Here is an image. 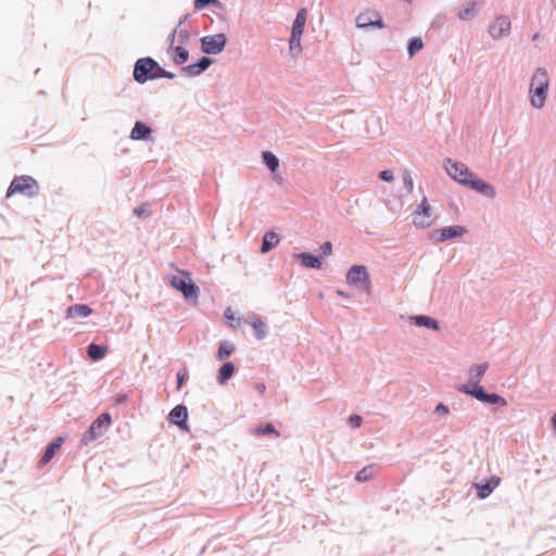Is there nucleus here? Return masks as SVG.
<instances>
[{"label":"nucleus","mask_w":556,"mask_h":556,"mask_svg":"<svg viewBox=\"0 0 556 556\" xmlns=\"http://www.w3.org/2000/svg\"><path fill=\"white\" fill-rule=\"evenodd\" d=\"M549 76L545 68H538L531 77L529 93L530 103L535 109H542L547 98Z\"/></svg>","instance_id":"obj_3"},{"label":"nucleus","mask_w":556,"mask_h":556,"mask_svg":"<svg viewBox=\"0 0 556 556\" xmlns=\"http://www.w3.org/2000/svg\"><path fill=\"white\" fill-rule=\"evenodd\" d=\"M376 475V469L374 466L364 467L359 470L355 477L358 482H365L372 479Z\"/></svg>","instance_id":"obj_32"},{"label":"nucleus","mask_w":556,"mask_h":556,"mask_svg":"<svg viewBox=\"0 0 556 556\" xmlns=\"http://www.w3.org/2000/svg\"><path fill=\"white\" fill-rule=\"evenodd\" d=\"M236 368L232 363H225L218 370L217 381L219 384H225L233 375Z\"/></svg>","instance_id":"obj_24"},{"label":"nucleus","mask_w":556,"mask_h":556,"mask_svg":"<svg viewBox=\"0 0 556 556\" xmlns=\"http://www.w3.org/2000/svg\"><path fill=\"white\" fill-rule=\"evenodd\" d=\"M233 351H235V345L232 343L223 342L218 348L216 357L218 361H224L227 357H229L233 353Z\"/></svg>","instance_id":"obj_30"},{"label":"nucleus","mask_w":556,"mask_h":556,"mask_svg":"<svg viewBox=\"0 0 556 556\" xmlns=\"http://www.w3.org/2000/svg\"><path fill=\"white\" fill-rule=\"evenodd\" d=\"M306 18H307L306 9L303 8L301 10H299L296 13L295 20L293 22V25H292L291 34H296V35L302 36V34L304 31Z\"/></svg>","instance_id":"obj_20"},{"label":"nucleus","mask_w":556,"mask_h":556,"mask_svg":"<svg viewBox=\"0 0 556 556\" xmlns=\"http://www.w3.org/2000/svg\"><path fill=\"white\" fill-rule=\"evenodd\" d=\"M501 483V478L497 476H493L488 479L485 482L473 483L475 489L477 490V495L479 498H486L494 489H496Z\"/></svg>","instance_id":"obj_13"},{"label":"nucleus","mask_w":556,"mask_h":556,"mask_svg":"<svg viewBox=\"0 0 556 556\" xmlns=\"http://www.w3.org/2000/svg\"><path fill=\"white\" fill-rule=\"evenodd\" d=\"M228 313H229V309L226 312V317H227V318H232V317H231V314H228Z\"/></svg>","instance_id":"obj_48"},{"label":"nucleus","mask_w":556,"mask_h":556,"mask_svg":"<svg viewBox=\"0 0 556 556\" xmlns=\"http://www.w3.org/2000/svg\"><path fill=\"white\" fill-rule=\"evenodd\" d=\"M279 243V237L274 231H268L263 237V242L261 247L262 253H267L273 248H275Z\"/></svg>","instance_id":"obj_22"},{"label":"nucleus","mask_w":556,"mask_h":556,"mask_svg":"<svg viewBox=\"0 0 556 556\" xmlns=\"http://www.w3.org/2000/svg\"><path fill=\"white\" fill-rule=\"evenodd\" d=\"M92 309L86 304H75L67 308L66 318L74 319L77 317H88L91 315Z\"/></svg>","instance_id":"obj_18"},{"label":"nucleus","mask_w":556,"mask_h":556,"mask_svg":"<svg viewBox=\"0 0 556 556\" xmlns=\"http://www.w3.org/2000/svg\"><path fill=\"white\" fill-rule=\"evenodd\" d=\"M263 160L266 166L275 173L278 169L279 166V160L275 154H273L269 151L263 152Z\"/></svg>","instance_id":"obj_31"},{"label":"nucleus","mask_w":556,"mask_h":556,"mask_svg":"<svg viewBox=\"0 0 556 556\" xmlns=\"http://www.w3.org/2000/svg\"><path fill=\"white\" fill-rule=\"evenodd\" d=\"M63 444V438H56L51 444H49L46 448V452L40 460L42 465L48 464L55 455V453L61 448Z\"/></svg>","instance_id":"obj_19"},{"label":"nucleus","mask_w":556,"mask_h":556,"mask_svg":"<svg viewBox=\"0 0 556 556\" xmlns=\"http://www.w3.org/2000/svg\"><path fill=\"white\" fill-rule=\"evenodd\" d=\"M435 412L441 414V415H447L448 414V408L447 406H445L444 404H439L437 407H435Z\"/></svg>","instance_id":"obj_42"},{"label":"nucleus","mask_w":556,"mask_h":556,"mask_svg":"<svg viewBox=\"0 0 556 556\" xmlns=\"http://www.w3.org/2000/svg\"><path fill=\"white\" fill-rule=\"evenodd\" d=\"M466 232V229L462 226H450L444 227L442 229H439L434 231L431 237L438 236L437 241L443 242L447 239L460 237Z\"/></svg>","instance_id":"obj_14"},{"label":"nucleus","mask_w":556,"mask_h":556,"mask_svg":"<svg viewBox=\"0 0 556 556\" xmlns=\"http://www.w3.org/2000/svg\"><path fill=\"white\" fill-rule=\"evenodd\" d=\"M228 313H229V309L226 312V317H227V318H232V317H231V314H228Z\"/></svg>","instance_id":"obj_49"},{"label":"nucleus","mask_w":556,"mask_h":556,"mask_svg":"<svg viewBox=\"0 0 556 556\" xmlns=\"http://www.w3.org/2000/svg\"><path fill=\"white\" fill-rule=\"evenodd\" d=\"M356 26L358 28H367L369 26L383 28L384 24L382 22L381 15L378 12L367 10L357 15Z\"/></svg>","instance_id":"obj_11"},{"label":"nucleus","mask_w":556,"mask_h":556,"mask_svg":"<svg viewBox=\"0 0 556 556\" xmlns=\"http://www.w3.org/2000/svg\"><path fill=\"white\" fill-rule=\"evenodd\" d=\"M488 368H489L488 363L472 365L468 371V382L465 383L464 386L479 384L480 380L484 376Z\"/></svg>","instance_id":"obj_16"},{"label":"nucleus","mask_w":556,"mask_h":556,"mask_svg":"<svg viewBox=\"0 0 556 556\" xmlns=\"http://www.w3.org/2000/svg\"><path fill=\"white\" fill-rule=\"evenodd\" d=\"M435 214L426 197L413 212V225L416 228L425 229L431 227L435 222Z\"/></svg>","instance_id":"obj_5"},{"label":"nucleus","mask_w":556,"mask_h":556,"mask_svg":"<svg viewBox=\"0 0 556 556\" xmlns=\"http://www.w3.org/2000/svg\"><path fill=\"white\" fill-rule=\"evenodd\" d=\"M227 38L224 34L204 36L201 39L202 51L206 54H217L224 50Z\"/></svg>","instance_id":"obj_10"},{"label":"nucleus","mask_w":556,"mask_h":556,"mask_svg":"<svg viewBox=\"0 0 556 556\" xmlns=\"http://www.w3.org/2000/svg\"><path fill=\"white\" fill-rule=\"evenodd\" d=\"M477 9H478V2L471 1V2L467 3V5L464 10L459 11L458 17L464 21L470 20L477 13Z\"/></svg>","instance_id":"obj_29"},{"label":"nucleus","mask_w":556,"mask_h":556,"mask_svg":"<svg viewBox=\"0 0 556 556\" xmlns=\"http://www.w3.org/2000/svg\"><path fill=\"white\" fill-rule=\"evenodd\" d=\"M177 380H178V381H177V382H178V383H177V388H178V389H180V388H181V386H182V383H184V381H185V375H182V374H178V375H177Z\"/></svg>","instance_id":"obj_43"},{"label":"nucleus","mask_w":556,"mask_h":556,"mask_svg":"<svg viewBox=\"0 0 556 556\" xmlns=\"http://www.w3.org/2000/svg\"><path fill=\"white\" fill-rule=\"evenodd\" d=\"M445 168L447 174L459 184L470 187L488 198L495 197L494 188L490 184L478 178L465 164L447 160Z\"/></svg>","instance_id":"obj_1"},{"label":"nucleus","mask_w":556,"mask_h":556,"mask_svg":"<svg viewBox=\"0 0 556 556\" xmlns=\"http://www.w3.org/2000/svg\"><path fill=\"white\" fill-rule=\"evenodd\" d=\"M552 424H553V427H554V429L556 431V413L552 417Z\"/></svg>","instance_id":"obj_46"},{"label":"nucleus","mask_w":556,"mask_h":556,"mask_svg":"<svg viewBox=\"0 0 556 556\" xmlns=\"http://www.w3.org/2000/svg\"><path fill=\"white\" fill-rule=\"evenodd\" d=\"M350 424L354 428H358L362 424V417L358 415H352L349 419Z\"/></svg>","instance_id":"obj_39"},{"label":"nucleus","mask_w":556,"mask_h":556,"mask_svg":"<svg viewBox=\"0 0 556 556\" xmlns=\"http://www.w3.org/2000/svg\"><path fill=\"white\" fill-rule=\"evenodd\" d=\"M380 178L384 181H392L393 180V173L391 170H382L380 173Z\"/></svg>","instance_id":"obj_41"},{"label":"nucleus","mask_w":556,"mask_h":556,"mask_svg":"<svg viewBox=\"0 0 556 556\" xmlns=\"http://www.w3.org/2000/svg\"><path fill=\"white\" fill-rule=\"evenodd\" d=\"M256 390L258 391L260 394H264L266 388H265V384L264 383H257L255 386Z\"/></svg>","instance_id":"obj_44"},{"label":"nucleus","mask_w":556,"mask_h":556,"mask_svg":"<svg viewBox=\"0 0 556 556\" xmlns=\"http://www.w3.org/2000/svg\"><path fill=\"white\" fill-rule=\"evenodd\" d=\"M511 23L507 16H498L491 24L489 33L494 39L508 36L510 33Z\"/></svg>","instance_id":"obj_12"},{"label":"nucleus","mask_w":556,"mask_h":556,"mask_svg":"<svg viewBox=\"0 0 556 556\" xmlns=\"http://www.w3.org/2000/svg\"><path fill=\"white\" fill-rule=\"evenodd\" d=\"M173 77V73L166 72L151 58H142L135 63L134 79L139 84L157 78Z\"/></svg>","instance_id":"obj_2"},{"label":"nucleus","mask_w":556,"mask_h":556,"mask_svg":"<svg viewBox=\"0 0 556 556\" xmlns=\"http://www.w3.org/2000/svg\"><path fill=\"white\" fill-rule=\"evenodd\" d=\"M134 213L139 217H148L151 215L148 204H142L141 206L135 208Z\"/></svg>","instance_id":"obj_38"},{"label":"nucleus","mask_w":556,"mask_h":556,"mask_svg":"<svg viewBox=\"0 0 556 556\" xmlns=\"http://www.w3.org/2000/svg\"><path fill=\"white\" fill-rule=\"evenodd\" d=\"M553 2H556V0H553Z\"/></svg>","instance_id":"obj_50"},{"label":"nucleus","mask_w":556,"mask_h":556,"mask_svg":"<svg viewBox=\"0 0 556 556\" xmlns=\"http://www.w3.org/2000/svg\"><path fill=\"white\" fill-rule=\"evenodd\" d=\"M254 433L256 435H265L269 433H275L277 437H279V432L276 431L274 426L271 424H267L265 426H260L254 429Z\"/></svg>","instance_id":"obj_34"},{"label":"nucleus","mask_w":556,"mask_h":556,"mask_svg":"<svg viewBox=\"0 0 556 556\" xmlns=\"http://www.w3.org/2000/svg\"><path fill=\"white\" fill-rule=\"evenodd\" d=\"M424 47L420 38H412L408 43V54L413 56L416 52L420 51Z\"/></svg>","instance_id":"obj_33"},{"label":"nucleus","mask_w":556,"mask_h":556,"mask_svg":"<svg viewBox=\"0 0 556 556\" xmlns=\"http://www.w3.org/2000/svg\"><path fill=\"white\" fill-rule=\"evenodd\" d=\"M457 391L465 393V394H469V395L473 396L475 399H477L478 401L483 402V403L497 404L501 406L507 405V401L503 396H501L496 393L484 392L483 388L480 384L459 386V387H457Z\"/></svg>","instance_id":"obj_6"},{"label":"nucleus","mask_w":556,"mask_h":556,"mask_svg":"<svg viewBox=\"0 0 556 556\" xmlns=\"http://www.w3.org/2000/svg\"><path fill=\"white\" fill-rule=\"evenodd\" d=\"M109 349L108 346L105 345H98L96 343H91L89 346H88V356L93 359V361H99L101 358H103L106 353H108Z\"/></svg>","instance_id":"obj_25"},{"label":"nucleus","mask_w":556,"mask_h":556,"mask_svg":"<svg viewBox=\"0 0 556 556\" xmlns=\"http://www.w3.org/2000/svg\"><path fill=\"white\" fill-rule=\"evenodd\" d=\"M320 250L323 252L324 255H330L332 253V244L331 242H325L321 247H320Z\"/></svg>","instance_id":"obj_40"},{"label":"nucleus","mask_w":556,"mask_h":556,"mask_svg":"<svg viewBox=\"0 0 556 556\" xmlns=\"http://www.w3.org/2000/svg\"><path fill=\"white\" fill-rule=\"evenodd\" d=\"M412 320L416 326H419V327H427V328H431L434 330L439 329L438 321L428 316H425V315L414 316V317H412Z\"/></svg>","instance_id":"obj_26"},{"label":"nucleus","mask_w":556,"mask_h":556,"mask_svg":"<svg viewBox=\"0 0 556 556\" xmlns=\"http://www.w3.org/2000/svg\"><path fill=\"white\" fill-rule=\"evenodd\" d=\"M208 4L219 5L218 0H194V7L195 9L200 10Z\"/></svg>","instance_id":"obj_37"},{"label":"nucleus","mask_w":556,"mask_h":556,"mask_svg":"<svg viewBox=\"0 0 556 556\" xmlns=\"http://www.w3.org/2000/svg\"><path fill=\"white\" fill-rule=\"evenodd\" d=\"M172 59L175 64L181 65L187 62L189 53L186 48L181 46L172 47Z\"/></svg>","instance_id":"obj_27"},{"label":"nucleus","mask_w":556,"mask_h":556,"mask_svg":"<svg viewBox=\"0 0 556 556\" xmlns=\"http://www.w3.org/2000/svg\"><path fill=\"white\" fill-rule=\"evenodd\" d=\"M212 64V60L203 56L198 63L190 64L186 67H184V72L188 76H197L204 72L210 65Z\"/></svg>","instance_id":"obj_17"},{"label":"nucleus","mask_w":556,"mask_h":556,"mask_svg":"<svg viewBox=\"0 0 556 556\" xmlns=\"http://www.w3.org/2000/svg\"><path fill=\"white\" fill-rule=\"evenodd\" d=\"M151 134V128L144 125L141 122H137L130 132V138L132 140H143L147 139Z\"/></svg>","instance_id":"obj_21"},{"label":"nucleus","mask_w":556,"mask_h":556,"mask_svg":"<svg viewBox=\"0 0 556 556\" xmlns=\"http://www.w3.org/2000/svg\"><path fill=\"white\" fill-rule=\"evenodd\" d=\"M187 418L188 412L187 407L184 405L175 406L168 415L169 421L177 425L181 429H187Z\"/></svg>","instance_id":"obj_15"},{"label":"nucleus","mask_w":556,"mask_h":556,"mask_svg":"<svg viewBox=\"0 0 556 556\" xmlns=\"http://www.w3.org/2000/svg\"><path fill=\"white\" fill-rule=\"evenodd\" d=\"M39 192V186L37 181L30 176H18L15 177L7 191V198H10L16 193L34 197Z\"/></svg>","instance_id":"obj_4"},{"label":"nucleus","mask_w":556,"mask_h":556,"mask_svg":"<svg viewBox=\"0 0 556 556\" xmlns=\"http://www.w3.org/2000/svg\"><path fill=\"white\" fill-rule=\"evenodd\" d=\"M298 260H300L301 264L307 268H320L321 261L309 253H300L296 255Z\"/></svg>","instance_id":"obj_23"},{"label":"nucleus","mask_w":556,"mask_h":556,"mask_svg":"<svg viewBox=\"0 0 556 556\" xmlns=\"http://www.w3.org/2000/svg\"><path fill=\"white\" fill-rule=\"evenodd\" d=\"M250 325L255 332V337L257 339H264L266 336V325L265 323L257 316H253L250 320Z\"/></svg>","instance_id":"obj_28"},{"label":"nucleus","mask_w":556,"mask_h":556,"mask_svg":"<svg viewBox=\"0 0 556 556\" xmlns=\"http://www.w3.org/2000/svg\"><path fill=\"white\" fill-rule=\"evenodd\" d=\"M346 282L361 288L368 294L371 292L369 274L364 265H353L346 274Z\"/></svg>","instance_id":"obj_7"},{"label":"nucleus","mask_w":556,"mask_h":556,"mask_svg":"<svg viewBox=\"0 0 556 556\" xmlns=\"http://www.w3.org/2000/svg\"><path fill=\"white\" fill-rule=\"evenodd\" d=\"M337 293L340 296L346 298V294L343 291H341V290H338Z\"/></svg>","instance_id":"obj_47"},{"label":"nucleus","mask_w":556,"mask_h":556,"mask_svg":"<svg viewBox=\"0 0 556 556\" xmlns=\"http://www.w3.org/2000/svg\"><path fill=\"white\" fill-rule=\"evenodd\" d=\"M170 285L176 290L180 291L185 298H197L199 288L194 285L188 273L181 271L180 276L170 278Z\"/></svg>","instance_id":"obj_9"},{"label":"nucleus","mask_w":556,"mask_h":556,"mask_svg":"<svg viewBox=\"0 0 556 556\" xmlns=\"http://www.w3.org/2000/svg\"><path fill=\"white\" fill-rule=\"evenodd\" d=\"M126 401H127V396L126 395L118 396V399L116 400L117 403H124Z\"/></svg>","instance_id":"obj_45"},{"label":"nucleus","mask_w":556,"mask_h":556,"mask_svg":"<svg viewBox=\"0 0 556 556\" xmlns=\"http://www.w3.org/2000/svg\"><path fill=\"white\" fill-rule=\"evenodd\" d=\"M301 35H296V34H291L290 36V40H289V46H290V50L291 51H298L300 52L301 51Z\"/></svg>","instance_id":"obj_35"},{"label":"nucleus","mask_w":556,"mask_h":556,"mask_svg":"<svg viewBox=\"0 0 556 556\" xmlns=\"http://www.w3.org/2000/svg\"><path fill=\"white\" fill-rule=\"evenodd\" d=\"M112 422L111 415L109 413L101 414L89 427L81 438V444L88 445L91 441L100 438Z\"/></svg>","instance_id":"obj_8"},{"label":"nucleus","mask_w":556,"mask_h":556,"mask_svg":"<svg viewBox=\"0 0 556 556\" xmlns=\"http://www.w3.org/2000/svg\"><path fill=\"white\" fill-rule=\"evenodd\" d=\"M403 182H404V186L407 190V192H412L413 191V188H414V180H413V177L410 175V173L408 170H405L404 174H403Z\"/></svg>","instance_id":"obj_36"}]
</instances>
